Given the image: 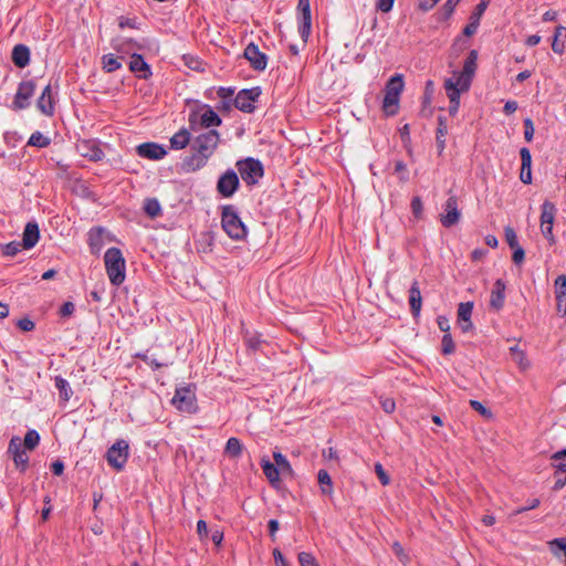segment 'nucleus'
Here are the masks:
<instances>
[{
    "label": "nucleus",
    "instance_id": "nucleus-59",
    "mask_svg": "<svg viewBox=\"0 0 566 566\" xmlns=\"http://www.w3.org/2000/svg\"><path fill=\"white\" fill-rule=\"evenodd\" d=\"M375 470H376V473L380 480V482L384 484V485H387L389 484L390 480H389V476L386 474L382 465L380 463H377L375 465Z\"/></svg>",
    "mask_w": 566,
    "mask_h": 566
},
{
    "label": "nucleus",
    "instance_id": "nucleus-30",
    "mask_svg": "<svg viewBox=\"0 0 566 566\" xmlns=\"http://www.w3.org/2000/svg\"><path fill=\"white\" fill-rule=\"evenodd\" d=\"M120 59H123V56L117 57L113 53L104 54L102 56V61H101L102 69L106 73H113V72L119 70L122 67Z\"/></svg>",
    "mask_w": 566,
    "mask_h": 566
},
{
    "label": "nucleus",
    "instance_id": "nucleus-40",
    "mask_svg": "<svg viewBox=\"0 0 566 566\" xmlns=\"http://www.w3.org/2000/svg\"><path fill=\"white\" fill-rule=\"evenodd\" d=\"M554 467L556 468L554 489L560 490L566 484V464L557 463Z\"/></svg>",
    "mask_w": 566,
    "mask_h": 566
},
{
    "label": "nucleus",
    "instance_id": "nucleus-39",
    "mask_svg": "<svg viewBox=\"0 0 566 566\" xmlns=\"http://www.w3.org/2000/svg\"><path fill=\"white\" fill-rule=\"evenodd\" d=\"M144 210L150 218H156L161 213V207L157 199L149 198L145 200Z\"/></svg>",
    "mask_w": 566,
    "mask_h": 566
},
{
    "label": "nucleus",
    "instance_id": "nucleus-7",
    "mask_svg": "<svg viewBox=\"0 0 566 566\" xmlns=\"http://www.w3.org/2000/svg\"><path fill=\"white\" fill-rule=\"evenodd\" d=\"M242 180L248 185H254L263 176L262 164L253 158H247L237 163Z\"/></svg>",
    "mask_w": 566,
    "mask_h": 566
},
{
    "label": "nucleus",
    "instance_id": "nucleus-42",
    "mask_svg": "<svg viewBox=\"0 0 566 566\" xmlns=\"http://www.w3.org/2000/svg\"><path fill=\"white\" fill-rule=\"evenodd\" d=\"M242 452V444L239 439L230 438L226 444V453L232 458H238Z\"/></svg>",
    "mask_w": 566,
    "mask_h": 566
},
{
    "label": "nucleus",
    "instance_id": "nucleus-27",
    "mask_svg": "<svg viewBox=\"0 0 566 566\" xmlns=\"http://www.w3.org/2000/svg\"><path fill=\"white\" fill-rule=\"evenodd\" d=\"M38 108L44 114V115H52L54 107H53V98H52V90L51 85H46L43 90L41 96L38 99Z\"/></svg>",
    "mask_w": 566,
    "mask_h": 566
},
{
    "label": "nucleus",
    "instance_id": "nucleus-13",
    "mask_svg": "<svg viewBox=\"0 0 566 566\" xmlns=\"http://www.w3.org/2000/svg\"><path fill=\"white\" fill-rule=\"evenodd\" d=\"M461 213L458 209V201L455 197H450L443 206V213L440 216V221L443 227L450 228L457 224L460 220Z\"/></svg>",
    "mask_w": 566,
    "mask_h": 566
},
{
    "label": "nucleus",
    "instance_id": "nucleus-31",
    "mask_svg": "<svg viewBox=\"0 0 566 566\" xmlns=\"http://www.w3.org/2000/svg\"><path fill=\"white\" fill-rule=\"evenodd\" d=\"M55 387L59 390V398L62 402H67L73 395V390L69 381L61 376L55 377Z\"/></svg>",
    "mask_w": 566,
    "mask_h": 566
},
{
    "label": "nucleus",
    "instance_id": "nucleus-52",
    "mask_svg": "<svg viewBox=\"0 0 566 566\" xmlns=\"http://www.w3.org/2000/svg\"><path fill=\"white\" fill-rule=\"evenodd\" d=\"M21 245L19 242H10L3 248V254L14 256L20 251Z\"/></svg>",
    "mask_w": 566,
    "mask_h": 566
},
{
    "label": "nucleus",
    "instance_id": "nucleus-50",
    "mask_svg": "<svg viewBox=\"0 0 566 566\" xmlns=\"http://www.w3.org/2000/svg\"><path fill=\"white\" fill-rule=\"evenodd\" d=\"M470 405L471 407L478 411L481 416H483L484 418H491L492 417V412L491 410H489L488 408H485L480 401L478 400H470Z\"/></svg>",
    "mask_w": 566,
    "mask_h": 566
},
{
    "label": "nucleus",
    "instance_id": "nucleus-19",
    "mask_svg": "<svg viewBox=\"0 0 566 566\" xmlns=\"http://www.w3.org/2000/svg\"><path fill=\"white\" fill-rule=\"evenodd\" d=\"M244 56L251 66L256 71H263L266 67L268 59L264 53L259 50L254 43H250L244 50Z\"/></svg>",
    "mask_w": 566,
    "mask_h": 566
},
{
    "label": "nucleus",
    "instance_id": "nucleus-8",
    "mask_svg": "<svg viewBox=\"0 0 566 566\" xmlns=\"http://www.w3.org/2000/svg\"><path fill=\"white\" fill-rule=\"evenodd\" d=\"M541 231L543 235L549 241V243L555 242V237L553 234V226L556 216V206L546 200L543 202L541 207Z\"/></svg>",
    "mask_w": 566,
    "mask_h": 566
},
{
    "label": "nucleus",
    "instance_id": "nucleus-21",
    "mask_svg": "<svg viewBox=\"0 0 566 566\" xmlns=\"http://www.w3.org/2000/svg\"><path fill=\"white\" fill-rule=\"evenodd\" d=\"M77 150L83 156L93 161H98L104 154L94 140H82L77 144Z\"/></svg>",
    "mask_w": 566,
    "mask_h": 566
},
{
    "label": "nucleus",
    "instance_id": "nucleus-60",
    "mask_svg": "<svg viewBox=\"0 0 566 566\" xmlns=\"http://www.w3.org/2000/svg\"><path fill=\"white\" fill-rule=\"evenodd\" d=\"M18 326L21 331L30 332L34 328V323L29 318L19 319Z\"/></svg>",
    "mask_w": 566,
    "mask_h": 566
},
{
    "label": "nucleus",
    "instance_id": "nucleus-44",
    "mask_svg": "<svg viewBox=\"0 0 566 566\" xmlns=\"http://www.w3.org/2000/svg\"><path fill=\"white\" fill-rule=\"evenodd\" d=\"M40 441V436L35 430H29L24 437V448L29 450H33Z\"/></svg>",
    "mask_w": 566,
    "mask_h": 566
},
{
    "label": "nucleus",
    "instance_id": "nucleus-41",
    "mask_svg": "<svg viewBox=\"0 0 566 566\" xmlns=\"http://www.w3.org/2000/svg\"><path fill=\"white\" fill-rule=\"evenodd\" d=\"M552 552L566 562V538H556L549 543Z\"/></svg>",
    "mask_w": 566,
    "mask_h": 566
},
{
    "label": "nucleus",
    "instance_id": "nucleus-54",
    "mask_svg": "<svg viewBox=\"0 0 566 566\" xmlns=\"http://www.w3.org/2000/svg\"><path fill=\"white\" fill-rule=\"evenodd\" d=\"M395 171L399 175L401 181L408 180L407 166L402 161H397L395 165Z\"/></svg>",
    "mask_w": 566,
    "mask_h": 566
},
{
    "label": "nucleus",
    "instance_id": "nucleus-37",
    "mask_svg": "<svg viewBox=\"0 0 566 566\" xmlns=\"http://www.w3.org/2000/svg\"><path fill=\"white\" fill-rule=\"evenodd\" d=\"M273 459L275 461V467L279 469V471L282 474H291L292 473V467L285 455H283L279 451H274Z\"/></svg>",
    "mask_w": 566,
    "mask_h": 566
},
{
    "label": "nucleus",
    "instance_id": "nucleus-48",
    "mask_svg": "<svg viewBox=\"0 0 566 566\" xmlns=\"http://www.w3.org/2000/svg\"><path fill=\"white\" fill-rule=\"evenodd\" d=\"M504 232H505V240H506L507 244L512 249H515L518 245L517 235H516L515 231L511 227H506Z\"/></svg>",
    "mask_w": 566,
    "mask_h": 566
},
{
    "label": "nucleus",
    "instance_id": "nucleus-64",
    "mask_svg": "<svg viewBox=\"0 0 566 566\" xmlns=\"http://www.w3.org/2000/svg\"><path fill=\"white\" fill-rule=\"evenodd\" d=\"M273 556H274L276 566H287V563H286L285 558L283 557L282 553L280 552V549L275 548L273 551Z\"/></svg>",
    "mask_w": 566,
    "mask_h": 566
},
{
    "label": "nucleus",
    "instance_id": "nucleus-3",
    "mask_svg": "<svg viewBox=\"0 0 566 566\" xmlns=\"http://www.w3.org/2000/svg\"><path fill=\"white\" fill-rule=\"evenodd\" d=\"M403 78L401 74L394 75L387 83L382 109L386 115L392 116L398 112L399 96L403 90Z\"/></svg>",
    "mask_w": 566,
    "mask_h": 566
},
{
    "label": "nucleus",
    "instance_id": "nucleus-6",
    "mask_svg": "<svg viewBox=\"0 0 566 566\" xmlns=\"http://www.w3.org/2000/svg\"><path fill=\"white\" fill-rule=\"evenodd\" d=\"M197 117V114H191L189 117L190 129L193 133H198L199 130L201 132L213 129L212 127H217L221 124V118L210 107H207L202 112V114L199 116V119Z\"/></svg>",
    "mask_w": 566,
    "mask_h": 566
},
{
    "label": "nucleus",
    "instance_id": "nucleus-35",
    "mask_svg": "<svg viewBox=\"0 0 566 566\" xmlns=\"http://www.w3.org/2000/svg\"><path fill=\"white\" fill-rule=\"evenodd\" d=\"M317 480L321 486V491L325 495L333 494V482L332 478L326 470H319L317 473Z\"/></svg>",
    "mask_w": 566,
    "mask_h": 566
},
{
    "label": "nucleus",
    "instance_id": "nucleus-38",
    "mask_svg": "<svg viewBox=\"0 0 566 566\" xmlns=\"http://www.w3.org/2000/svg\"><path fill=\"white\" fill-rule=\"evenodd\" d=\"M560 38H566V28L558 25L555 30L554 41L552 43L553 51L558 54L563 53L565 48L564 43L559 42Z\"/></svg>",
    "mask_w": 566,
    "mask_h": 566
},
{
    "label": "nucleus",
    "instance_id": "nucleus-14",
    "mask_svg": "<svg viewBox=\"0 0 566 566\" xmlns=\"http://www.w3.org/2000/svg\"><path fill=\"white\" fill-rule=\"evenodd\" d=\"M297 10L300 12L298 31H300L301 38L304 41H306L311 33V27H312L310 0H298Z\"/></svg>",
    "mask_w": 566,
    "mask_h": 566
},
{
    "label": "nucleus",
    "instance_id": "nucleus-24",
    "mask_svg": "<svg viewBox=\"0 0 566 566\" xmlns=\"http://www.w3.org/2000/svg\"><path fill=\"white\" fill-rule=\"evenodd\" d=\"M555 296L557 302V312L566 314V275H559L555 280Z\"/></svg>",
    "mask_w": 566,
    "mask_h": 566
},
{
    "label": "nucleus",
    "instance_id": "nucleus-61",
    "mask_svg": "<svg viewBox=\"0 0 566 566\" xmlns=\"http://www.w3.org/2000/svg\"><path fill=\"white\" fill-rule=\"evenodd\" d=\"M411 209H412V212L415 213V216H420L421 211H422V202H421V199L419 197H415L411 201Z\"/></svg>",
    "mask_w": 566,
    "mask_h": 566
},
{
    "label": "nucleus",
    "instance_id": "nucleus-20",
    "mask_svg": "<svg viewBox=\"0 0 566 566\" xmlns=\"http://www.w3.org/2000/svg\"><path fill=\"white\" fill-rule=\"evenodd\" d=\"M491 0H481L480 3L474 8L470 15L469 23L463 29V34L467 36L473 35L480 25V20L485 12Z\"/></svg>",
    "mask_w": 566,
    "mask_h": 566
},
{
    "label": "nucleus",
    "instance_id": "nucleus-51",
    "mask_svg": "<svg viewBox=\"0 0 566 566\" xmlns=\"http://www.w3.org/2000/svg\"><path fill=\"white\" fill-rule=\"evenodd\" d=\"M454 350V344L450 333H447L442 337V352L444 354H451Z\"/></svg>",
    "mask_w": 566,
    "mask_h": 566
},
{
    "label": "nucleus",
    "instance_id": "nucleus-53",
    "mask_svg": "<svg viewBox=\"0 0 566 566\" xmlns=\"http://www.w3.org/2000/svg\"><path fill=\"white\" fill-rule=\"evenodd\" d=\"M521 160H522V168L528 169L532 165V156L527 148H522L520 151Z\"/></svg>",
    "mask_w": 566,
    "mask_h": 566
},
{
    "label": "nucleus",
    "instance_id": "nucleus-45",
    "mask_svg": "<svg viewBox=\"0 0 566 566\" xmlns=\"http://www.w3.org/2000/svg\"><path fill=\"white\" fill-rule=\"evenodd\" d=\"M446 134H447V124L442 117H439V126L437 129V144H438V147L440 148V151H442L444 148Z\"/></svg>",
    "mask_w": 566,
    "mask_h": 566
},
{
    "label": "nucleus",
    "instance_id": "nucleus-9",
    "mask_svg": "<svg viewBox=\"0 0 566 566\" xmlns=\"http://www.w3.org/2000/svg\"><path fill=\"white\" fill-rule=\"evenodd\" d=\"M128 443L125 440L116 441L106 453L107 462L116 470H122L128 459Z\"/></svg>",
    "mask_w": 566,
    "mask_h": 566
},
{
    "label": "nucleus",
    "instance_id": "nucleus-32",
    "mask_svg": "<svg viewBox=\"0 0 566 566\" xmlns=\"http://www.w3.org/2000/svg\"><path fill=\"white\" fill-rule=\"evenodd\" d=\"M261 467L264 475L270 481V483L274 484L280 480V471L275 467V464L271 463L268 459L263 458L261 460Z\"/></svg>",
    "mask_w": 566,
    "mask_h": 566
},
{
    "label": "nucleus",
    "instance_id": "nucleus-55",
    "mask_svg": "<svg viewBox=\"0 0 566 566\" xmlns=\"http://www.w3.org/2000/svg\"><path fill=\"white\" fill-rule=\"evenodd\" d=\"M440 0H418V9L422 12L431 10Z\"/></svg>",
    "mask_w": 566,
    "mask_h": 566
},
{
    "label": "nucleus",
    "instance_id": "nucleus-29",
    "mask_svg": "<svg viewBox=\"0 0 566 566\" xmlns=\"http://www.w3.org/2000/svg\"><path fill=\"white\" fill-rule=\"evenodd\" d=\"M409 304L412 314L418 316L421 311L422 297L417 282H413L409 290Z\"/></svg>",
    "mask_w": 566,
    "mask_h": 566
},
{
    "label": "nucleus",
    "instance_id": "nucleus-10",
    "mask_svg": "<svg viewBox=\"0 0 566 566\" xmlns=\"http://www.w3.org/2000/svg\"><path fill=\"white\" fill-rule=\"evenodd\" d=\"M147 41H136L126 36H116L112 40V48L122 56L137 54L139 51L146 49Z\"/></svg>",
    "mask_w": 566,
    "mask_h": 566
},
{
    "label": "nucleus",
    "instance_id": "nucleus-49",
    "mask_svg": "<svg viewBox=\"0 0 566 566\" xmlns=\"http://www.w3.org/2000/svg\"><path fill=\"white\" fill-rule=\"evenodd\" d=\"M379 402H380L382 410L387 413H391L396 409V402L392 398L380 397Z\"/></svg>",
    "mask_w": 566,
    "mask_h": 566
},
{
    "label": "nucleus",
    "instance_id": "nucleus-46",
    "mask_svg": "<svg viewBox=\"0 0 566 566\" xmlns=\"http://www.w3.org/2000/svg\"><path fill=\"white\" fill-rule=\"evenodd\" d=\"M298 563L301 566H319L315 557L307 552H301L298 554Z\"/></svg>",
    "mask_w": 566,
    "mask_h": 566
},
{
    "label": "nucleus",
    "instance_id": "nucleus-58",
    "mask_svg": "<svg viewBox=\"0 0 566 566\" xmlns=\"http://www.w3.org/2000/svg\"><path fill=\"white\" fill-rule=\"evenodd\" d=\"M461 0H447L443 4V11L447 18L451 17L455 7L459 4Z\"/></svg>",
    "mask_w": 566,
    "mask_h": 566
},
{
    "label": "nucleus",
    "instance_id": "nucleus-12",
    "mask_svg": "<svg viewBox=\"0 0 566 566\" xmlns=\"http://www.w3.org/2000/svg\"><path fill=\"white\" fill-rule=\"evenodd\" d=\"M261 94L259 87L242 90L234 98V105L238 109L251 113L254 109V103Z\"/></svg>",
    "mask_w": 566,
    "mask_h": 566
},
{
    "label": "nucleus",
    "instance_id": "nucleus-11",
    "mask_svg": "<svg viewBox=\"0 0 566 566\" xmlns=\"http://www.w3.org/2000/svg\"><path fill=\"white\" fill-rule=\"evenodd\" d=\"M472 80L473 78L468 75H464V73L454 71L452 76L444 81L446 93L450 94L451 92H457L460 96L462 93L469 91Z\"/></svg>",
    "mask_w": 566,
    "mask_h": 566
},
{
    "label": "nucleus",
    "instance_id": "nucleus-56",
    "mask_svg": "<svg viewBox=\"0 0 566 566\" xmlns=\"http://www.w3.org/2000/svg\"><path fill=\"white\" fill-rule=\"evenodd\" d=\"M524 137L527 142H531L534 135V126L533 122L530 118H526L524 120Z\"/></svg>",
    "mask_w": 566,
    "mask_h": 566
},
{
    "label": "nucleus",
    "instance_id": "nucleus-26",
    "mask_svg": "<svg viewBox=\"0 0 566 566\" xmlns=\"http://www.w3.org/2000/svg\"><path fill=\"white\" fill-rule=\"evenodd\" d=\"M39 227L34 222H29L23 231L22 247L24 249L33 248L39 241Z\"/></svg>",
    "mask_w": 566,
    "mask_h": 566
},
{
    "label": "nucleus",
    "instance_id": "nucleus-5",
    "mask_svg": "<svg viewBox=\"0 0 566 566\" xmlns=\"http://www.w3.org/2000/svg\"><path fill=\"white\" fill-rule=\"evenodd\" d=\"M171 403L181 412L195 413L198 409L195 389L191 386L177 388Z\"/></svg>",
    "mask_w": 566,
    "mask_h": 566
},
{
    "label": "nucleus",
    "instance_id": "nucleus-22",
    "mask_svg": "<svg viewBox=\"0 0 566 566\" xmlns=\"http://www.w3.org/2000/svg\"><path fill=\"white\" fill-rule=\"evenodd\" d=\"M130 72L135 73L139 78L147 80L151 75L150 66L145 62L140 54H133L129 62Z\"/></svg>",
    "mask_w": 566,
    "mask_h": 566
},
{
    "label": "nucleus",
    "instance_id": "nucleus-16",
    "mask_svg": "<svg viewBox=\"0 0 566 566\" xmlns=\"http://www.w3.org/2000/svg\"><path fill=\"white\" fill-rule=\"evenodd\" d=\"M34 91L35 84L32 81L20 83L13 102L14 108H27L30 105V98L33 96Z\"/></svg>",
    "mask_w": 566,
    "mask_h": 566
},
{
    "label": "nucleus",
    "instance_id": "nucleus-25",
    "mask_svg": "<svg viewBox=\"0 0 566 566\" xmlns=\"http://www.w3.org/2000/svg\"><path fill=\"white\" fill-rule=\"evenodd\" d=\"M505 284L502 280H497L492 289L490 297V306L496 311L502 308L505 297Z\"/></svg>",
    "mask_w": 566,
    "mask_h": 566
},
{
    "label": "nucleus",
    "instance_id": "nucleus-28",
    "mask_svg": "<svg viewBox=\"0 0 566 566\" xmlns=\"http://www.w3.org/2000/svg\"><path fill=\"white\" fill-rule=\"evenodd\" d=\"M12 61L18 67H25L30 61V51L23 44H18L12 50Z\"/></svg>",
    "mask_w": 566,
    "mask_h": 566
},
{
    "label": "nucleus",
    "instance_id": "nucleus-62",
    "mask_svg": "<svg viewBox=\"0 0 566 566\" xmlns=\"http://www.w3.org/2000/svg\"><path fill=\"white\" fill-rule=\"evenodd\" d=\"M197 533L200 538H203L208 535L207 523L203 520H199L197 522Z\"/></svg>",
    "mask_w": 566,
    "mask_h": 566
},
{
    "label": "nucleus",
    "instance_id": "nucleus-33",
    "mask_svg": "<svg viewBox=\"0 0 566 566\" xmlns=\"http://www.w3.org/2000/svg\"><path fill=\"white\" fill-rule=\"evenodd\" d=\"M190 143V133L187 129H180L170 138V145L174 149H184Z\"/></svg>",
    "mask_w": 566,
    "mask_h": 566
},
{
    "label": "nucleus",
    "instance_id": "nucleus-34",
    "mask_svg": "<svg viewBox=\"0 0 566 566\" xmlns=\"http://www.w3.org/2000/svg\"><path fill=\"white\" fill-rule=\"evenodd\" d=\"M511 357L513 361L518 366L520 369L526 370L530 367V361L525 356V353L517 346L510 348Z\"/></svg>",
    "mask_w": 566,
    "mask_h": 566
},
{
    "label": "nucleus",
    "instance_id": "nucleus-57",
    "mask_svg": "<svg viewBox=\"0 0 566 566\" xmlns=\"http://www.w3.org/2000/svg\"><path fill=\"white\" fill-rule=\"evenodd\" d=\"M395 0H377L376 8L381 12H389L392 9Z\"/></svg>",
    "mask_w": 566,
    "mask_h": 566
},
{
    "label": "nucleus",
    "instance_id": "nucleus-1",
    "mask_svg": "<svg viewBox=\"0 0 566 566\" xmlns=\"http://www.w3.org/2000/svg\"><path fill=\"white\" fill-rule=\"evenodd\" d=\"M220 143V135L216 129L199 130L191 142L192 154L184 160L187 171H197L206 166Z\"/></svg>",
    "mask_w": 566,
    "mask_h": 566
},
{
    "label": "nucleus",
    "instance_id": "nucleus-43",
    "mask_svg": "<svg viewBox=\"0 0 566 566\" xmlns=\"http://www.w3.org/2000/svg\"><path fill=\"white\" fill-rule=\"evenodd\" d=\"M50 143H51V139L49 137L44 136L40 132H35L30 136L28 145L39 147V148H44V147H48L50 145Z\"/></svg>",
    "mask_w": 566,
    "mask_h": 566
},
{
    "label": "nucleus",
    "instance_id": "nucleus-23",
    "mask_svg": "<svg viewBox=\"0 0 566 566\" xmlns=\"http://www.w3.org/2000/svg\"><path fill=\"white\" fill-rule=\"evenodd\" d=\"M473 303H460L458 307V323L462 332H469L472 328L471 315Z\"/></svg>",
    "mask_w": 566,
    "mask_h": 566
},
{
    "label": "nucleus",
    "instance_id": "nucleus-63",
    "mask_svg": "<svg viewBox=\"0 0 566 566\" xmlns=\"http://www.w3.org/2000/svg\"><path fill=\"white\" fill-rule=\"evenodd\" d=\"M524 255H525V253H524L523 248L517 245L514 249V252H513V261H514V263H516V264L521 263L524 260Z\"/></svg>",
    "mask_w": 566,
    "mask_h": 566
},
{
    "label": "nucleus",
    "instance_id": "nucleus-4",
    "mask_svg": "<svg viewBox=\"0 0 566 566\" xmlns=\"http://www.w3.org/2000/svg\"><path fill=\"white\" fill-rule=\"evenodd\" d=\"M221 224L226 233L233 240H242L247 235L245 226L231 206L223 208Z\"/></svg>",
    "mask_w": 566,
    "mask_h": 566
},
{
    "label": "nucleus",
    "instance_id": "nucleus-2",
    "mask_svg": "<svg viewBox=\"0 0 566 566\" xmlns=\"http://www.w3.org/2000/svg\"><path fill=\"white\" fill-rule=\"evenodd\" d=\"M104 263L108 279L113 285H120L126 277L125 259L117 248H109L104 254Z\"/></svg>",
    "mask_w": 566,
    "mask_h": 566
},
{
    "label": "nucleus",
    "instance_id": "nucleus-15",
    "mask_svg": "<svg viewBox=\"0 0 566 566\" xmlns=\"http://www.w3.org/2000/svg\"><path fill=\"white\" fill-rule=\"evenodd\" d=\"M239 187V178L233 170L226 171L218 180L217 190L220 195L231 197Z\"/></svg>",
    "mask_w": 566,
    "mask_h": 566
},
{
    "label": "nucleus",
    "instance_id": "nucleus-36",
    "mask_svg": "<svg viewBox=\"0 0 566 566\" xmlns=\"http://www.w3.org/2000/svg\"><path fill=\"white\" fill-rule=\"evenodd\" d=\"M476 60H478V52L475 50H472L469 53L468 57L465 59L464 65H463V69L461 72L464 73V75H468L469 77L473 78L476 67H478Z\"/></svg>",
    "mask_w": 566,
    "mask_h": 566
},
{
    "label": "nucleus",
    "instance_id": "nucleus-18",
    "mask_svg": "<svg viewBox=\"0 0 566 566\" xmlns=\"http://www.w3.org/2000/svg\"><path fill=\"white\" fill-rule=\"evenodd\" d=\"M8 452L12 455L17 468H21V470H24L28 464L29 457L25 450L22 448V442L19 437L11 438L8 447Z\"/></svg>",
    "mask_w": 566,
    "mask_h": 566
},
{
    "label": "nucleus",
    "instance_id": "nucleus-47",
    "mask_svg": "<svg viewBox=\"0 0 566 566\" xmlns=\"http://www.w3.org/2000/svg\"><path fill=\"white\" fill-rule=\"evenodd\" d=\"M447 96L450 101L449 113L451 115H455L460 106V96L457 92H451L450 94H447Z\"/></svg>",
    "mask_w": 566,
    "mask_h": 566
},
{
    "label": "nucleus",
    "instance_id": "nucleus-17",
    "mask_svg": "<svg viewBox=\"0 0 566 566\" xmlns=\"http://www.w3.org/2000/svg\"><path fill=\"white\" fill-rule=\"evenodd\" d=\"M139 157L149 160H160L167 155V150L156 143H144L136 147Z\"/></svg>",
    "mask_w": 566,
    "mask_h": 566
}]
</instances>
